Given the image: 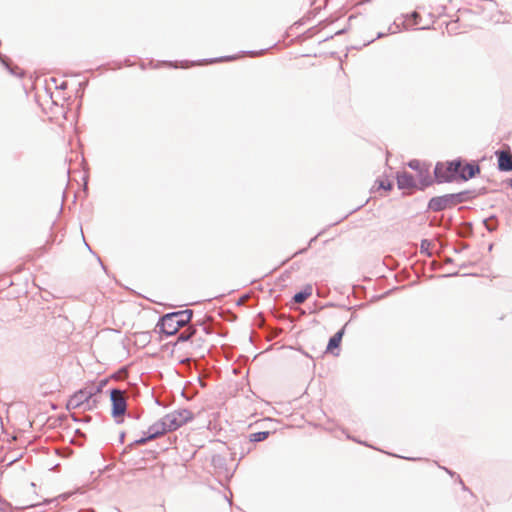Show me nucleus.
<instances>
[{
  "label": "nucleus",
  "instance_id": "nucleus-1",
  "mask_svg": "<svg viewBox=\"0 0 512 512\" xmlns=\"http://www.w3.org/2000/svg\"><path fill=\"white\" fill-rule=\"evenodd\" d=\"M423 265L430 271L440 270L439 277L478 275L477 272L469 270L464 262H456L454 258H425Z\"/></svg>",
  "mask_w": 512,
  "mask_h": 512
},
{
  "label": "nucleus",
  "instance_id": "nucleus-2",
  "mask_svg": "<svg viewBox=\"0 0 512 512\" xmlns=\"http://www.w3.org/2000/svg\"><path fill=\"white\" fill-rule=\"evenodd\" d=\"M100 392V387H85L78 390L67 401L68 410L80 409L82 411L93 410L97 407L98 400L96 395Z\"/></svg>",
  "mask_w": 512,
  "mask_h": 512
},
{
  "label": "nucleus",
  "instance_id": "nucleus-3",
  "mask_svg": "<svg viewBox=\"0 0 512 512\" xmlns=\"http://www.w3.org/2000/svg\"><path fill=\"white\" fill-rule=\"evenodd\" d=\"M464 193L446 194L443 196H437L430 199L428 208L434 212L442 211L448 207L455 206L458 203L463 202Z\"/></svg>",
  "mask_w": 512,
  "mask_h": 512
},
{
  "label": "nucleus",
  "instance_id": "nucleus-4",
  "mask_svg": "<svg viewBox=\"0 0 512 512\" xmlns=\"http://www.w3.org/2000/svg\"><path fill=\"white\" fill-rule=\"evenodd\" d=\"M193 417L194 415L190 410L178 409L166 414L164 420L167 422L168 430L171 432L191 421Z\"/></svg>",
  "mask_w": 512,
  "mask_h": 512
},
{
  "label": "nucleus",
  "instance_id": "nucleus-5",
  "mask_svg": "<svg viewBox=\"0 0 512 512\" xmlns=\"http://www.w3.org/2000/svg\"><path fill=\"white\" fill-rule=\"evenodd\" d=\"M462 164L460 161H452L447 166L438 163L435 167L434 174L439 182L450 181L456 175L459 176Z\"/></svg>",
  "mask_w": 512,
  "mask_h": 512
},
{
  "label": "nucleus",
  "instance_id": "nucleus-6",
  "mask_svg": "<svg viewBox=\"0 0 512 512\" xmlns=\"http://www.w3.org/2000/svg\"><path fill=\"white\" fill-rule=\"evenodd\" d=\"M166 432H170V431L168 430L167 422L164 420V417H162L160 420H158L157 422H155L148 428L147 432L145 433L146 436H143V437L135 440L134 444L135 445H144L148 441L154 440V439L162 436Z\"/></svg>",
  "mask_w": 512,
  "mask_h": 512
},
{
  "label": "nucleus",
  "instance_id": "nucleus-7",
  "mask_svg": "<svg viewBox=\"0 0 512 512\" xmlns=\"http://www.w3.org/2000/svg\"><path fill=\"white\" fill-rule=\"evenodd\" d=\"M110 398L112 402V416L114 418L123 416L127 410V403L124 392L120 389H111Z\"/></svg>",
  "mask_w": 512,
  "mask_h": 512
},
{
  "label": "nucleus",
  "instance_id": "nucleus-8",
  "mask_svg": "<svg viewBox=\"0 0 512 512\" xmlns=\"http://www.w3.org/2000/svg\"><path fill=\"white\" fill-rule=\"evenodd\" d=\"M172 316L167 313L164 316H162L157 324V327H159V330L161 333L165 334L166 336H172L178 332V330L181 328L178 322L175 321V319H171Z\"/></svg>",
  "mask_w": 512,
  "mask_h": 512
},
{
  "label": "nucleus",
  "instance_id": "nucleus-9",
  "mask_svg": "<svg viewBox=\"0 0 512 512\" xmlns=\"http://www.w3.org/2000/svg\"><path fill=\"white\" fill-rule=\"evenodd\" d=\"M408 166L411 169L417 170L419 172V178H420V183H421V187L420 188L421 189H423V188H425V187H427L428 185L431 184L428 168L423 169L421 167L420 161H418V160H411L408 163Z\"/></svg>",
  "mask_w": 512,
  "mask_h": 512
},
{
  "label": "nucleus",
  "instance_id": "nucleus-10",
  "mask_svg": "<svg viewBox=\"0 0 512 512\" xmlns=\"http://www.w3.org/2000/svg\"><path fill=\"white\" fill-rule=\"evenodd\" d=\"M397 185L401 190L408 189L412 190L418 187L416 180L413 175L404 171L397 175Z\"/></svg>",
  "mask_w": 512,
  "mask_h": 512
},
{
  "label": "nucleus",
  "instance_id": "nucleus-11",
  "mask_svg": "<svg viewBox=\"0 0 512 512\" xmlns=\"http://www.w3.org/2000/svg\"><path fill=\"white\" fill-rule=\"evenodd\" d=\"M498 158V168L501 171H512V154L510 152L499 150L496 152Z\"/></svg>",
  "mask_w": 512,
  "mask_h": 512
},
{
  "label": "nucleus",
  "instance_id": "nucleus-12",
  "mask_svg": "<svg viewBox=\"0 0 512 512\" xmlns=\"http://www.w3.org/2000/svg\"><path fill=\"white\" fill-rule=\"evenodd\" d=\"M169 314L172 316L171 319H175V321L178 322V324L182 328L190 322L193 316V311L190 309H186L177 312H171Z\"/></svg>",
  "mask_w": 512,
  "mask_h": 512
},
{
  "label": "nucleus",
  "instance_id": "nucleus-13",
  "mask_svg": "<svg viewBox=\"0 0 512 512\" xmlns=\"http://www.w3.org/2000/svg\"><path fill=\"white\" fill-rule=\"evenodd\" d=\"M479 171L480 169L478 165L466 164L465 166H462L459 177L463 180H468L473 178L477 173H479Z\"/></svg>",
  "mask_w": 512,
  "mask_h": 512
},
{
  "label": "nucleus",
  "instance_id": "nucleus-14",
  "mask_svg": "<svg viewBox=\"0 0 512 512\" xmlns=\"http://www.w3.org/2000/svg\"><path fill=\"white\" fill-rule=\"evenodd\" d=\"M312 292H313V288L311 285L305 286L302 291L296 293L293 296L294 303H296V304L304 303L312 295Z\"/></svg>",
  "mask_w": 512,
  "mask_h": 512
},
{
  "label": "nucleus",
  "instance_id": "nucleus-15",
  "mask_svg": "<svg viewBox=\"0 0 512 512\" xmlns=\"http://www.w3.org/2000/svg\"><path fill=\"white\" fill-rule=\"evenodd\" d=\"M346 326H347V324L330 338L328 345H327L328 351H333V349L339 347L342 337L344 335Z\"/></svg>",
  "mask_w": 512,
  "mask_h": 512
},
{
  "label": "nucleus",
  "instance_id": "nucleus-16",
  "mask_svg": "<svg viewBox=\"0 0 512 512\" xmlns=\"http://www.w3.org/2000/svg\"><path fill=\"white\" fill-rule=\"evenodd\" d=\"M196 333V328L188 327L178 335V342H186L190 340Z\"/></svg>",
  "mask_w": 512,
  "mask_h": 512
},
{
  "label": "nucleus",
  "instance_id": "nucleus-17",
  "mask_svg": "<svg viewBox=\"0 0 512 512\" xmlns=\"http://www.w3.org/2000/svg\"><path fill=\"white\" fill-rule=\"evenodd\" d=\"M196 333V328L188 327L178 335V342H186L190 340Z\"/></svg>",
  "mask_w": 512,
  "mask_h": 512
},
{
  "label": "nucleus",
  "instance_id": "nucleus-18",
  "mask_svg": "<svg viewBox=\"0 0 512 512\" xmlns=\"http://www.w3.org/2000/svg\"><path fill=\"white\" fill-rule=\"evenodd\" d=\"M269 432L268 431H260L256 432L250 435V441L251 442H261L268 438Z\"/></svg>",
  "mask_w": 512,
  "mask_h": 512
},
{
  "label": "nucleus",
  "instance_id": "nucleus-19",
  "mask_svg": "<svg viewBox=\"0 0 512 512\" xmlns=\"http://www.w3.org/2000/svg\"><path fill=\"white\" fill-rule=\"evenodd\" d=\"M420 18V15L417 13V12H413L410 17H409V20L408 21H412L411 23H409V25L411 26H414V25H418V19Z\"/></svg>",
  "mask_w": 512,
  "mask_h": 512
},
{
  "label": "nucleus",
  "instance_id": "nucleus-20",
  "mask_svg": "<svg viewBox=\"0 0 512 512\" xmlns=\"http://www.w3.org/2000/svg\"><path fill=\"white\" fill-rule=\"evenodd\" d=\"M69 497H70L69 493H63V494L59 495L58 498L46 500L45 502L50 504V503L56 502L58 499H60L62 501H66Z\"/></svg>",
  "mask_w": 512,
  "mask_h": 512
},
{
  "label": "nucleus",
  "instance_id": "nucleus-21",
  "mask_svg": "<svg viewBox=\"0 0 512 512\" xmlns=\"http://www.w3.org/2000/svg\"><path fill=\"white\" fill-rule=\"evenodd\" d=\"M379 188H382L384 190H391L392 189V184L389 181L382 180V181L379 182Z\"/></svg>",
  "mask_w": 512,
  "mask_h": 512
},
{
  "label": "nucleus",
  "instance_id": "nucleus-22",
  "mask_svg": "<svg viewBox=\"0 0 512 512\" xmlns=\"http://www.w3.org/2000/svg\"><path fill=\"white\" fill-rule=\"evenodd\" d=\"M2 62L6 65V67L10 70V72L13 74V75H16V76H19L21 77L23 75V72L22 71H16L12 68H10V66L8 65V63H6L4 60H2Z\"/></svg>",
  "mask_w": 512,
  "mask_h": 512
},
{
  "label": "nucleus",
  "instance_id": "nucleus-23",
  "mask_svg": "<svg viewBox=\"0 0 512 512\" xmlns=\"http://www.w3.org/2000/svg\"><path fill=\"white\" fill-rule=\"evenodd\" d=\"M490 222H494L493 220H486L485 225L489 231H493L495 229V224H490Z\"/></svg>",
  "mask_w": 512,
  "mask_h": 512
},
{
  "label": "nucleus",
  "instance_id": "nucleus-24",
  "mask_svg": "<svg viewBox=\"0 0 512 512\" xmlns=\"http://www.w3.org/2000/svg\"><path fill=\"white\" fill-rule=\"evenodd\" d=\"M235 59V57H224V58H219V59H214V60H211L210 62H218V61H229V60H233Z\"/></svg>",
  "mask_w": 512,
  "mask_h": 512
},
{
  "label": "nucleus",
  "instance_id": "nucleus-25",
  "mask_svg": "<svg viewBox=\"0 0 512 512\" xmlns=\"http://www.w3.org/2000/svg\"><path fill=\"white\" fill-rule=\"evenodd\" d=\"M301 253H303V250H299V251L295 252L292 256L296 257V256H298V254H301Z\"/></svg>",
  "mask_w": 512,
  "mask_h": 512
},
{
  "label": "nucleus",
  "instance_id": "nucleus-26",
  "mask_svg": "<svg viewBox=\"0 0 512 512\" xmlns=\"http://www.w3.org/2000/svg\"><path fill=\"white\" fill-rule=\"evenodd\" d=\"M97 259H98V262L100 263V265L103 266V263L101 261V257H98Z\"/></svg>",
  "mask_w": 512,
  "mask_h": 512
},
{
  "label": "nucleus",
  "instance_id": "nucleus-27",
  "mask_svg": "<svg viewBox=\"0 0 512 512\" xmlns=\"http://www.w3.org/2000/svg\"><path fill=\"white\" fill-rule=\"evenodd\" d=\"M383 35H384V34L379 33V34H378V36H377V38H381Z\"/></svg>",
  "mask_w": 512,
  "mask_h": 512
},
{
  "label": "nucleus",
  "instance_id": "nucleus-28",
  "mask_svg": "<svg viewBox=\"0 0 512 512\" xmlns=\"http://www.w3.org/2000/svg\"><path fill=\"white\" fill-rule=\"evenodd\" d=\"M445 470L448 472V474L453 475V473L450 470H448V469H445Z\"/></svg>",
  "mask_w": 512,
  "mask_h": 512
},
{
  "label": "nucleus",
  "instance_id": "nucleus-29",
  "mask_svg": "<svg viewBox=\"0 0 512 512\" xmlns=\"http://www.w3.org/2000/svg\"><path fill=\"white\" fill-rule=\"evenodd\" d=\"M389 31H390L391 33H395V30H392V28H391V27L389 28Z\"/></svg>",
  "mask_w": 512,
  "mask_h": 512
},
{
  "label": "nucleus",
  "instance_id": "nucleus-30",
  "mask_svg": "<svg viewBox=\"0 0 512 512\" xmlns=\"http://www.w3.org/2000/svg\"><path fill=\"white\" fill-rule=\"evenodd\" d=\"M427 256H428V257H431V256H432V253L428 252V253H427Z\"/></svg>",
  "mask_w": 512,
  "mask_h": 512
},
{
  "label": "nucleus",
  "instance_id": "nucleus-31",
  "mask_svg": "<svg viewBox=\"0 0 512 512\" xmlns=\"http://www.w3.org/2000/svg\"><path fill=\"white\" fill-rule=\"evenodd\" d=\"M78 512H90V511H88V510H80Z\"/></svg>",
  "mask_w": 512,
  "mask_h": 512
},
{
  "label": "nucleus",
  "instance_id": "nucleus-32",
  "mask_svg": "<svg viewBox=\"0 0 512 512\" xmlns=\"http://www.w3.org/2000/svg\"><path fill=\"white\" fill-rule=\"evenodd\" d=\"M510 186H511V188H512V179L510 180Z\"/></svg>",
  "mask_w": 512,
  "mask_h": 512
}]
</instances>
